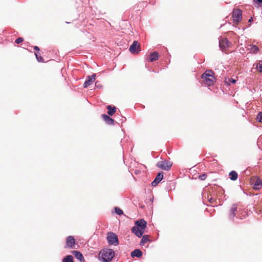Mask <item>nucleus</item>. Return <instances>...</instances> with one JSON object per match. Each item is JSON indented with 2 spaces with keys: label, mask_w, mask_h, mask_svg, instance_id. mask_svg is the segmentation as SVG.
Instances as JSON below:
<instances>
[{
  "label": "nucleus",
  "mask_w": 262,
  "mask_h": 262,
  "mask_svg": "<svg viewBox=\"0 0 262 262\" xmlns=\"http://www.w3.org/2000/svg\"><path fill=\"white\" fill-rule=\"evenodd\" d=\"M106 239L107 243L110 245L116 246L119 244L117 235L112 232H109L107 233Z\"/></svg>",
  "instance_id": "obj_4"
},
{
  "label": "nucleus",
  "mask_w": 262,
  "mask_h": 262,
  "mask_svg": "<svg viewBox=\"0 0 262 262\" xmlns=\"http://www.w3.org/2000/svg\"><path fill=\"white\" fill-rule=\"evenodd\" d=\"M229 178L231 181H236L238 178V174L236 171L232 170L229 174Z\"/></svg>",
  "instance_id": "obj_19"
},
{
  "label": "nucleus",
  "mask_w": 262,
  "mask_h": 262,
  "mask_svg": "<svg viewBox=\"0 0 262 262\" xmlns=\"http://www.w3.org/2000/svg\"><path fill=\"white\" fill-rule=\"evenodd\" d=\"M206 177H207V174L206 173H203L199 176V178L201 180H205Z\"/></svg>",
  "instance_id": "obj_27"
},
{
  "label": "nucleus",
  "mask_w": 262,
  "mask_h": 262,
  "mask_svg": "<svg viewBox=\"0 0 262 262\" xmlns=\"http://www.w3.org/2000/svg\"><path fill=\"white\" fill-rule=\"evenodd\" d=\"M66 247L69 249H73L76 244V240L74 236H69L66 238Z\"/></svg>",
  "instance_id": "obj_9"
},
{
  "label": "nucleus",
  "mask_w": 262,
  "mask_h": 262,
  "mask_svg": "<svg viewBox=\"0 0 262 262\" xmlns=\"http://www.w3.org/2000/svg\"><path fill=\"white\" fill-rule=\"evenodd\" d=\"M142 254L143 252L140 249H136L131 252L130 256L132 257L140 258L142 256Z\"/></svg>",
  "instance_id": "obj_15"
},
{
  "label": "nucleus",
  "mask_w": 262,
  "mask_h": 262,
  "mask_svg": "<svg viewBox=\"0 0 262 262\" xmlns=\"http://www.w3.org/2000/svg\"><path fill=\"white\" fill-rule=\"evenodd\" d=\"M261 140H262V136H260L258 138V140H257V145H259V144L260 142H261Z\"/></svg>",
  "instance_id": "obj_32"
},
{
  "label": "nucleus",
  "mask_w": 262,
  "mask_h": 262,
  "mask_svg": "<svg viewBox=\"0 0 262 262\" xmlns=\"http://www.w3.org/2000/svg\"><path fill=\"white\" fill-rule=\"evenodd\" d=\"M172 165V163L171 162L168 161L167 160L160 161L157 162L156 164V166L157 167L162 170L166 171L169 170Z\"/></svg>",
  "instance_id": "obj_5"
},
{
  "label": "nucleus",
  "mask_w": 262,
  "mask_h": 262,
  "mask_svg": "<svg viewBox=\"0 0 262 262\" xmlns=\"http://www.w3.org/2000/svg\"><path fill=\"white\" fill-rule=\"evenodd\" d=\"M23 40H24V39H23V37H18V38H17L15 40V42L16 43L18 44V43H21V42H23Z\"/></svg>",
  "instance_id": "obj_28"
},
{
  "label": "nucleus",
  "mask_w": 262,
  "mask_h": 262,
  "mask_svg": "<svg viewBox=\"0 0 262 262\" xmlns=\"http://www.w3.org/2000/svg\"><path fill=\"white\" fill-rule=\"evenodd\" d=\"M95 86L98 89H101L102 88V85L100 83L99 81H96L95 82Z\"/></svg>",
  "instance_id": "obj_29"
},
{
  "label": "nucleus",
  "mask_w": 262,
  "mask_h": 262,
  "mask_svg": "<svg viewBox=\"0 0 262 262\" xmlns=\"http://www.w3.org/2000/svg\"><path fill=\"white\" fill-rule=\"evenodd\" d=\"M249 46L250 48L249 49V50L251 53L257 54L259 52V50L257 46L251 45Z\"/></svg>",
  "instance_id": "obj_20"
},
{
  "label": "nucleus",
  "mask_w": 262,
  "mask_h": 262,
  "mask_svg": "<svg viewBox=\"0 0 262 262\" xmlns=\"http://www.w3.org/2000/svg\"><path fill=\"white\" fill-rule=\"evenodd\" d=\"M75 257L81 262H85L82 254L79 251H73L72 252Z\"/></svg>",
  "instance_id": "obj_14"
},
{
  "label": "nucleus",
  "mask_w": 262,
  "mask_h": 262,
  "mask_svg": "<svg viewBox=\"0 0 262 262\" xmlns=\"http://www.w3.org/2000/svg\"><path fill=\"white\" fill-rule=\"evenodd\" d=\"M142 239L140 241V245L141 246H143L145 243L147 242H150L151 241L150 239L149 238V236L148 235H147V234H145V235H142Z\"/></svg>",
  "instance_id": "obj_17"
},
{
  "label": "nucleus",
  "mask_w": 262,
  "mask_h": 262,
  "mask_svg": "<svg viewBox=\"0 0 262 262\" xmlns=\"http://www.w3.org/2000/svg\"><path fill=\"white\" fill-rule=\"evenodd\" d=\"M96 77V74H93L90 76H88L86 78L85 81L83 83V88H86L95 81Z\"/></svg>",
  "instance_id": "obj_10"
},
{
  "label": "nucleus",
  "mask_w": 262,
  "mask_h": 262,
  "mask_svg": "<svg viewBox=\"0 0 262 262\" xmlns=\"http://www.w3.org/2000/svg\"><path fill=\"white\" fill-rule=\"evenodd\" d=\"M102 118L108 125H114V120L106 114L101 115Z\"/></svg>",
  "instance_id": "obj_16"
},
{
  "label": "nucleus",
  "mask_w": 262,
  "mask_h": 262,
  "mask_svg": "<svg viewBox=\"0 0 262 262\" xmlns=\"http://www.w3.org/2000/svg\"><path fill=\"white\" fill-rule=\"evenodd\" d=\"M256 120L258 122L262 123V112H259L256 117Z\"/></svg>",
  "instance_id": "obj_26"
},
{
  "label": "nucleus",
  "mask_w": 262,
  "mask_h": 262,
  "mask_svg": "<svg viewBox=\"0 0 262 262\" xmlns=\"http://www.w3.org/2000/svg\"><path fill=\"white\" fill-rule=\"evenodd\" d=\"M219 40V47L222 51L228 48L231 45V42H230L227 38L220 37Z\"/></svg>",
  "instance_id": "obj_6"
},
{
  "label": "nucleus",
  "mask_w": 262,
  "mask_h": 262,
  "mask_svg": "<svg viewBox=\"0 0 262 262\" xmlns=\"http://www.w3.org/2000/svg\"><path fill=\"white\" fill-rule=\"evenodd\" d=\"M107 114L109 116H113L116 111V107L115 106H112L111 105H108L107 106Z\"/></svg>",
  "instance_id": "obj_21"
},
{
  "label": "nucleus",
  "mask_w": 262,
  "mask_h": 262,
  "mask_svg": "<svg viewBox=\"0 0 262 262\" xmlns=\"http://www.w3.org/2000/svg\"><path fill=\"white\" fill-rule=\"evenodd\" d=\"M163 179V172L160 171L158 173L154 181L151 182V185L152 187L156 186Z\"/></svg>",
  "instance_id": "obj_11"
},
{
  "label": "nucleus",
  "mask_w": 262,
  "mask_h": 262,
  "mask_svg": "<svg viewBox=\"0 0 262 262\" xmlns=\"http://www.w3.org/2000/svg\"><path fill=\"white\" fill-rule=\"evenodd\" d=\"M253 21V18H252V17H251V18L249 19V20H248V21H249V22H251V21Z\"/></svg>",
  "instance_id": "obj_35"
},
{
  "label": "nucleus",
  "mask_w": 262,
  "mask_h": 262,
  "mask_svg": "<svg viewBox=\"0 0 262 262\" xmlns=\"http://www.w3.org/2000/svg\"><path fill=\"white\" fill-rule=\"evenodd\" d=\"M140 45L138 41L135 40L130 46L129 51L132 54H138L140 51Z\"/></svg>",
  "instance_id": "obj_7"
},
{
  "label": "nucleus",
  "mask_w": 262,
  "mask_h": 262,
  "mask_svg": "<svg viewBox=\"0 0 262 262\" xmlns=\"http://www.w3.org/2000/svg\"><path fill=\"white\" fill-rule=\"evenodd\" d=\"M146 226L147 222L144 219L138 220L136 221L135 225L132 228V232L135 234L137 237H141Z\"/></svg>",
  "instance_id": "obj_1"
},
{
  "label": "nucleus",
  "mask_w": 262,
  "mask_h": 262,
  "mask_svg": "<svg viewBox=\"0 0 262 262\" xmlns=\"http://www.w3.org/2000/svg\"><path fill=\"white\" fill-rule=\"evenodd\" d=\"M66 23L67 24H69V22H68V21H66Z\"/></svg>",
  "instance_id": "obj_36"
},
{
  "label": "nucleus",
  "mask_w": 262,
  "mask_h": 262,
  "mask_svg": "<svg viewBox=\"0 0 262 262\" xmlns=\"http://www.w3.org/2000/svg\"><path fill=\"white\" fill-rule=\"evenodd\" d=\"M114 210H115V212L118 215H122L123 214V211L122 209H121L120 208H119V207H115L114 208Z\"/></svg>",
  "instance_id": "obj_25"
},
{
  "label": "nucleus",
  "mask_w": 262,
  "mask_h": 262,
  "mask_svg": "<svg viewBox=\"0 0 262 262\" xmlns=\"http://www.w3.org/2000/svg\"><path fill=\"white\" fill-rule=\"evenodd\" d=\"M237 207L235 204L232 205L231 208L230 210L229 218L230 220H233L236 215V212L237 211Z\"/></svg>",
  "instance_id": "obj_13"
},
{
  "label": "nucleus",
  "mask_w": 262,
  "mask_h": 262,
  "mask_svg": "<svg viewBox=\"0 0 262 262\" xmlns=\"http://www.w3.org/2000/svg\"><path fill=\"white\" fill-rule=\"evenodd\" d=\"M115 255V252L112 249L103 248L99 252V259L102 262H110Z\"/></svg>",
  "instance_id": "obj_2"
},
{
  "label": "nucleus",
  "mask_w": 262,
  "mask_h": 262,
  "mask_svg": "<svg viewBox=\"0 0 262 262\" xmlns=\"http://www.w3.org/2000/svg\"><path fill=\"white\" fill-rule=\"evenodd\" d=\"M34 49L35 50H36V51H37V52H38L40 50L38 46H34Z\"/></svg>",
  "instance_id": "obj_33"
},
{
  "label": "nucleus",
  "mask_w": 262,
  "mask_h": 262,
  "mask_svg": "<svg viewBox=\"0 0 262 262\" xmlns=\"http://www.w3.org/2000/svg\"><path fill=\"white\" fill-rule=\"evenodd\" d=\"M258 69L259 72L262 73V61L259 63Z\"/></svg>",
  "instance_id": "obj_31"
},
{
  "label": "nucleus",
  "mask_w": 262,
  "mask_h": 262,
  "mask_svg": "<svg viewBox=\"0 0 262 262\" xmlns=\"http://www.w3.org/2000/svg\"><path fill=\"white\" fill-rule=\"evenodd\" d=\"M202 83L208 86L212 85L214 83L215 78L213 75L212 71L208 70L205 72L201 76Z\"/></svg>",
  "instance_id": "obj_3"
},
{
  "label": "nucleus",
  "mask_w": 262,
  "mask_h": 262,
  "mask_svg": "<svg viewBox=\"0 0 262 262\" xmlns=\"http://www.w3.org/2000/svg\"><path fill=\"white\" fill-rule=\"evenodd\" d=\"M36 58L38 62H43V58L40 56L39 52H35Z\"/></svg>",
  "instance_id": "obj_24"
},
{
  "label": "nucleus",
  "mask_w": 262,
  "mask_h": 262,
  "mask_svg": "<svg viewBox=\"0 0 262 262\" xmlns=\"http://www.w3.org/2000/svg\"><path fill=\"white\" fill-rule=\"evenodd\" d=\"M255 178V182L252 184L253 188L255 190H258L262 187V181L258 177H256Z\"/></svg>",
  "instance_id": "obj_12"
},
{
  "label": "nucleus",
  "mask_w": 262,
  "mask_h": 262,
  "mask_svg": "<svg viewBox=\"0 0 262 262\" xmlns=\"http://www.w3.org/2000/svg\"><path fill=\"white\" fill-rule=\"evenodd\" d=\"M232 17L234 23H239L242 17V11L240 9H236L234 11L232 14Z\"/></svg>",
  "instance_id": "obj_8"
},
{
  "label": "nucleus",
  "mask_w": 262,
  "mask_h": 262,
  "mask_svg": "<svg viewBox=\"0 0 262 262\" xmlns=\"http://www.w3.org/2000/svg\"><path fill=\"white\" fill-rule=\"evenodd\" d=\"M159 54L157 52H152L150 54V58L149 60L150 62H154L158 59Z\"/></svg>",
  "instance_id": "obj_18"
},
{
  "label": "nucleus",
  "mask_w": 262,
  "mask_h": 262,
  "mask_svg": "<svg viewBox=\"0 0 262 262\" xmlns=\"http://www.w3.org/2000/svg\"><path fill=\"white\" fill-rule=\"evenodd\" d=\"M253 3L257 4H262V0H253Z\"/></svg>",
  "instance_id": "obj_30"
},
{
  "label": "nucleus",
  "mask_w": 262,
  "mask_h": 262,
  "mask_svg": "<svg viewBox=\"0 0 262 262\" xmlns=\"http://www.w3.org/2000/svg\"><path fill=\"white\" fill-rule=\"evenodd\" d=\"M208 201H209V202L211 203H213V201H214V200L212 198L210 197V198H209L208 197Z\"/></svg>",
  "instance_id": "obj_34"
},
{
  "label": "nucleus",
  "mask_w": 262,
  "mask_h": 262,
  "mask_svg": "<svg viewBox=\"0 0 262 262\" xmlns=\"http://www.w3.org/2000/svg\"><path fill=\"white\" fill-rule=\"evenodd\" d=\"M236 80L233 78H228L225 79V82L228 85H230L231 83H235Z\"/></svg>",
  "instance_id": "obj_23"
},
{
  "label": "nucleus",
  "mask_w": 262,
  "mask_h": 262,
  "mask_svg": "<svg viewBox=\"0 0 262 262\" xmlns=\"http://www.w3.org/2000/svg\"><path fill=\"white\" fill-rule=\"evenodd\" d=\"M62 262H74L73 257L71 255L66 256L62 260Z\"/></svg>",
  "instance_id": "obj_22"
}]
</instances>
